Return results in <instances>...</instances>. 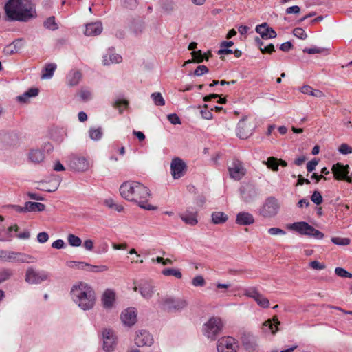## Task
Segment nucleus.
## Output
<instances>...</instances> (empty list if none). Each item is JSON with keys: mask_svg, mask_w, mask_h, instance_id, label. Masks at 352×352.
Returning a JSON list of instances; mask_svg holds the SVG:
<instances>
[{"mask_svg": "<svg viewBox=\"0 0 352 352\" xmlns=\"http://www.w3.org/2000/svg\"><path fill=\"white\" fill-rule=\"evenodd\" d=\"M217 98H219V100L217 102L218 103L225 104L226 102V99L225 98H220L219 96L217 94H211L208 96H206L205 97H204V100L205 102H209L212 99H215Z\"/></svg>", "mask_w": 352, "mask_h": 352, "instance_id": "obj_52", "label": "nucleus"}, {"mask_svg": "<svg viewBox=\"0 0 352 352\" xmlns=\"http://www.w3.org/2000/svg\"><path fill=\"white\" fill-rule=\"evenodd\" d=\"M223 327V322L220 317H211L202 327L203 334L208 339L214 340L217 336L221 332Z\"/></svg>", "mask_w": 352, "mask_h": 352, "instance_id": "obj_5", "label": "nucleus"}, {"mask_svg": "<svg viewBox=\"0 0 352 352\" xmlns=\"http://www.w3.org/2000/svg\"><path fill=\"white\" fill-rule=\"evenodd\" d=\"M338 151L342 155H348L352 153V147L346 143H342L338 147Z\"/></svg>", "mask_w": 352, "mask_h": 352, "instance_id": "obj_48", "label": "nucleus"}, {"mask_svg": "<svg viewBox=\"0 0 352 352\" xmlns=\"http://www.w3.org/2000/svg\"><path fill=\"white\" fill-rule=\"evenodd\" d=\"M268 233L270 235H285V231L278 228H271L268 229Z\"/></svg>", "mask_w": 352, "mask_h": 352, "instance_id": "obj_61", "label": "nucleus"}, {"mask_svg": "<svg viewBox=\"0 0 352 352\" xmlns=\"http://www.w3.org/2000/svg\"><path fill=\"white\" fill-rule=\"evenodd\" d=\"M261 293L258 292L256 287H250L244 290V295L247 297L253 298L254 300Z\"/></svg>", "mask_w": 352, "mask_h": 352, "instance_id": "obj_42", "label": "nucleus"}, {"mask_svg": "<svg viewBox=\"0 0 352 352\" xmlns=\"http://www.w3.org/2000/svg\"><path fill=\"white\" fill-rule=\"evenodd\" d=\"M56 67L57 65L56 63L46 64L42 72L41 78L50 79L53 76Z\"/></svg>", "mask_w": 352, "mask_h": 352, "instance_id": "obj_30", "label": "nucleus"}, {"mask_svg": "<svg viewBox=\"0 0 352 352\" xmlns=\"http://www.w3.org/2000/svg\"><path fill=\"white\" fill-rule=\"evenodd\" d=\"M331 241L338 245H347L350 243V239L348 238L332 237Z\"/></svg>", "mask_w": 352, "mask_h": 352, "instance_id": "obj_49", "label": "nucleus"}, {"mask_svg": "<svg viewBox=\"0 0 352 352\" xmlns=\"http://www.w3.org/2000/svg\"><path fill=\"white\" fill-rule=\"evenodd\" d=\"M265 164L269 168H271L273 171L278 170V160L274 157H269Z\"/></svg>", "mask_w": 352, "mask_h": 352, "instance_id": "obj_44", "label": "nucleus"}, {"mask_svg": "<svg viewBox=\"0 0 352 352\" xmlns=\"http://www.w3.org/2000/svg\"><path fill=\"white\" fill-rule=\"evenodd\" d=\"M318 162L316 160H313L309 162L307 164V171L311 173L313 170H314L315 168H316V166L318 165Z\"/></svg>", "mask_w": 352, "mask_h": 352, "instance_id": "obj_64", "label": "nucleus"}, {"mask_svg": "<svg viewBox=\"0 0 352 352\" xmlns=\"http://www.w3.org/2000/svg\"><path fill=\"white\" fill-rule=\"evenodd\" d=\"M309 266L314 270H323L325 267L324 264H322L317 261H311L309 263Z\"/></svg>", "mask_w": 352, "mask_h": 352, "instance_id": "obj_63", "label": "nucleus"}, {"mask_svg": "<svg viewBox=\"0 0 352 352\" xmlns=\"http://www.w3.org/2000/svg\"><path fill=\"white\" fill-rule=\"evenodd\" d=\"M120 318L124 324L132 326L137 321V311L135 308H128L122 312Z\"/></svg>", "mask_w": 352, "mask_h": 352, "instance_id": "obj_19", "label": "nucleus"}, {"mask_svg": "<svg viewBox=\"0 0 352 352\" xmlns=\"http://www.w3.org/2000/svg\"><path fill=\"white\" fill-rule=\"evenodd\" d=\"M208 72V69L205 65H199L194 72V75L201 76Z\"/></svg>", "mask_w": 352, "mask_h": 352, "instance_id": "obj_57", "label": "nucleus"}, {"mask_svg": "<svg viewBox=\"0 0 352 352\" xmlns=\"http://www.w3.org/2000/svg\"><path fill=\"white\" fill-rule=\"evenodd\" d=\"M170 170L173 179H178L184 175L186 171V165L182 159L173 158L170 163Z\"/></svg>", "mask_w": 352, "mask_h": 352, "instance_id": "obj_14", "label": "nucleus"}, {"mask_svg": "<svg viewBox=\"0 0 352 352\" xmlns=\"http://www.w3.org/2000/svg\"><path fill=\"white\" fill-rule=\"evenodd\" d=\"M201 114L203 118L206 120H211L212 118V113L211 109L210 110L208 109V105H204V109L201 111Z\"/></svg>", "mask_w": 352, "mask_h": 352, "instance_id": "obj_55", "label": "nucleus"}, {"mask_svg": "<svg viewBox=\"0 0 352 352\" xmlns=\"http://www.w3.org/2000/svg\"><path fill=\"white\" fill-rule=\"evenodd\" d=\"M102 29V25L100 22L88 23L86 25L85 34L88 36L99 35Z\"/></svg>", "mask_w": 352, "mask_h": 352, "instance_id": "obj_26", "label": "nucleus"}, {"mask_svg": "<svg viewBox=\"0 0 352 352\" xmlns=\"http://www.w3.org/2000/svg\"><path fill=\"white\" fill-rule=\"evenodd\" d=\"M192 284L195 287H204L206 285V281L202 276L198 275L192 278Z\"/></svg>", "mask_w": 352, "mask_h": 352, "instance_id": "obj_50", "label": "nucleus"}, {"mask_svg": "<svg viewBox=\"0 0 352 352\" xmlns=\"http://www.w3.org/2000/svg\"><path fill=\"white\" fill-rule=\"evenodd\" d=\"M124 7L129 9H133L138 6V0H121Z\"/></svg>", "mask_w": 352, "mask_h": 352, "instance_id": "obj_56", "label": "nucleus"}, {"mask_svg": "<svg viewBox=\"0 0 352 352\" xmlns=\"http://www.w3.org/2000/svg\"><path fill=\"white\" fill-rule=\"evenodd\" d=\"M60 184V179L59 178H56L53 181V184L50 186V188H47V186H43L42 188V190H45L46 192H54L58 189Z\"/></svg>", "mask_w": 352, "mask_h": 352, "instance_id": "obj_47", "label": "nucleus"}, {"mask_svg": "<svg viewBox=\"0 0 352 352\" xmlns=\"http://www.w3.org/2000/svg\"><path fill=\"white\" fill-rule=\"evenodd\" d=\"M68 165L74 172L84 173L91 167L90 160L85 156L72 154L69 157Z\"/></svg>", "mask_w": 352, "mask_h": 352, "instance_id": "obj_8", "label": "nucleus"}, {"mask_svg": "<svg viewBox=\"0 0 352 352\" xmlns=\"http://www.w3.org/2000/svg\"><path fill=\"white\" fill-rule=\"evenodd\" d=\"M254 300L256 302L257 305L262 308H268L270 307L269 300L262 294H260L258 296L254 299Z\"/></svg>", "mask_w": 352, "mask_h": 352, "instance_id": "obj_41", "label": "nucleus"}, {"mask_svg": "<svg viewBox=\"0 0 352 352\" xmlns=\"http://www.w3.org/2000/svg\"><path fill=\"white\" fill-rule=\"evenodd\" d=\"M49 239V235L45 232H39L37 235V241L41 243L47 242Z\"/></svg>", "mask_w": 352, "mask_h": 352, "instance_id": "obj_62", "label": "nucleus"}, {"mask_svg": "<svg viewBox=\"0 0 352 352\" xmlns=\"http://www.w3.org/2000/svg\"><path fill=\"white\" fill-rule=\"evenodd\" d=\"M197 214L198 212L196 210L190 208L187 209L183 213L179 214V217L186 224L195 226L198 223Z\"/></svg>", "mask_w": 352, "mask_h": 352, "instance_id": "obj_20", "label": "nucleus"}, {"mask_svg": "<svg viewBox=\"0 0 352 352\" xmlns=\"http://www.w3.org/2000/svg\"><path fill=\"white\" fill-rule=\"evenodd\" d=\"M252 134V126L245 118L241 119L237 124L236 135L241 139H247Z\"/></svg>", "mask_w": 352, "mask_h": 352, "instance_id": "obj_17", "label": "nucleus"}, {"mask_svg": "<svg viewBox=\"0 0 352 352\" xmlns=\"http://www.w3.org/2000/svg\"><path fill=\"white\" fill-rule=\"evenodd\" d=\"M23 46V40L18 38L14 40L12 43L6 45L3 49V54L6 56H11L19 52Z\"/></svg>", "mask_w": 352, "mask_h": 352, "instance_id": "obj_22", "label": "nucleus"}, {"mask_svg": "<svg viewBox=\"0 0 352 352\" xmlns=\"http://www.w3.org/2000/svg\"><path fill=\"white\" fill-rule=\"evenodd\" d=\"M254 223L253 215L248 212H240L236 214V223L239 226H250Z\"/></svg>", "mask_w": 352, "mask_h": 352, "instance_id": "obj_24", "label": "nucleus"}, {"mask_svg": "<svg viewBox=\"0 0 352 352\" xmlns=\"http://www.w3.org/2000/svg\"><path fill=\"white\" fill-rule=\"evenodd\" d=\"M217 349L218 352H237L239 344L234 338L224 336L217 340Z\"/></svg>", "mask_w": 352, "mask_h": 352, "instance_id": "obj_10", "label": "nucleus"}, {"mask_svg": "<svg viewBox=\"0 0 352 352\" xmlns=\"http://www.w3.org/2000/svg\"><path fill=\"white\" fill-rule=\"evenodd\" d=\"M26 211L34 212V211H43L45 208V206L43 204L38 202L27 201L25 203Z\"/></svg>", "mask_w": 352, "mask_h": 352, "instance_id": "obj_34", "label": "nucleus"}, {"mask_svg": "<svg viewBox=\"0 0 352 352\" xmlns=\"http://www.w3.org/2000/svg\"><path fill=\"white\" fill-rule=\"evenodd\" d=\"M300 91L304 94L311 95L316 98H322L324 96L322 91L318 89H314L309 85H304L301 87Z\"/></svg>", "mask_w": 352, "mask_h": 352, "instance_id": "obj_33", "label": "nucleus"}, {"mask_svg": "<svg viewBox=\"0 0 352 352\" xmlns=\"http://www.w3.org/2000/svg\"><path fill=\"white\" fill-rule=\"evenodd\" d=\"M279 208L278 200L274 197H270L265 200L259 213L263 217L271 218L277 214Z\"/></svg>", "mask_w": 352, "mask_h": 352, "instance_id": "obj_9", "label": "nucleus"}, {"mask_svg": "<svg viewBox=\"0 0 352 352\" xmlns=\"http://www.w3.org/2000/svg\"><path fill=\"white\" fill-rule=\"evenodd\" d=\"M116 300L115 292L110 289H107L102 296V305L105 309H110Z\"/></svg>", "mask_w": 352, "mask_h": 352, "instance_id": "obj_27", "label": "nucleus"}, {"mask_svg": "<svg viewBox=\"0 0 352 352\" xmlns=\"http://www.w3.org/2000/svg\"><path fill=\"white\" fill-rule=\"evenodd\" d=\"M302 51L304 53L314 54L322 53L324 51V49L321 48V47H310V48L307 47V48L303 49Z\"/></svg>", "mask_w": 352, "mask_h": 352, "instance_id": "obj_59", "label": "nucleus"}, {"mask_svg": "<svg viewBox=\"0 0 352 352\" xmlns=\"http://www.w3.org/2000/svg\"><path fill=\"white\" fill-rule=\"evenodd\" d=\"M107 270H108V267L106 265H93L91 264H88L87 272L98 273V272H106Z\"/></svg>", "mask_w": 352, "mask_h": 352, "instance_id": "obj_45", "label": "nucleus"}, {"mask_svg": "<svg viewBox=\"0 0 352 352\" xmlns=\"http://www.w3.org/2000/svg\"><path fill=\"white\" fill-rule=\"evenodd\" d=\"M71 296L74 302L85 311L93 309L96 303L94 289L85 283L74 285L71 289Z\"/></svg>", "mask_w": 352, "mask_h": 352, "instance_id": "obj_3", "label": "nucleus"}, {"mask_svg": "<svg viewBox=\"0 0 352 352\" xmlns=\"http://www.w3.org/2000/svg\"><path fill=\"white\" fill-rule=\"evenodd\" d=\"M45 28L50 30H56L58 28V24L56 23L54 16L48 17L43 23Z\"/></svg>", "mask_w": 352, "mask_h": 352, "instance_id": "obj_39", "label": "nucleus"}, {"mask_svg": "<svg viewBox=\"0 0 352 352\" xmlns=\"http://www.w3.org/2000/svg\"><path fill=\"white\" fill-rule=\"evenodd\" d=\"M289 230L296 231L300 234L307 235L312 236L316 239H322L324 237V234L320 231L315 229L306 222L300 221L296 222L287 226Z\"/></svg>", "mask_w": 352, "mask_h": 352, "instance_id": "obj_7", "label": "nucleus"}, {"mask_svg": "<svg viewBox=\"0 0 352 352\" xmlns=\"http://www.w3.org/2000/svg\"><path fill=\"white\" fill-rule=\"evenodd\" d=\"M122 60V58L120 55L118 54H107L103 57V64L104 65H109L111 63H120Z\"/></svg>", "mask_w": 352, "mask_h": 352, "instance_id": "obj_31", "label": "nucleus"}, {"mask_svg": "<svg viewBox=\"0 0 352 352\" xmlns=\"http://www.w3.org/2000/svg\"><path fill=\"white\" fill-rule=\"evenodd\" d=\"M228 172L230 178L235 181H239L246 175L247 170L241 161L233 159L228 167Z\"/></svg>", "mask_w": 352, "mask_h": 352, "instance_id": "obj_11", "label": "nucleus"}, {"mask_svg": "<svg viewBox=\"0 0 352 352\" xmlns=\"http://www.w3.org/2000/svg\"><path fill=\"white\" fill-rule=\"evenodd\" d=\"M120 193L124 199L136 204L140 208L152 211L157 207L149 203L151 193L148 187L134 181L124 182L120 186Z\"/></svg>", "mask_w": 352, "mask_h": 352, "instance_id": "obj_1", "label": "nucleus"}, {"mask_svg": "<svg viewBox=\"0 0 352 352\" xmlns=\"http://www.w3.org/2000/svg\"><path fill=\"white\" fill-rule=\"evenodd\" d=\"M48 275L45 272H37L32 267H28L25 273V281L29 284H39L47 280Z\"/></svg>", "mask_w": 352, "mask_h": 352, "instance_id": "obj_13", "label": "nucleus"}, {"mask_svg": "<svg viewBox=\"0 0 352 352\" xmlns=\"http://www.w3.org/2000/svg\"><path fill=\"white\" fill-rule=\"evenodd\" d=\"M335 273L337 276L344 278H352V274L348 272L346 270L342 267H336Z\"/></svg>", "mask_w": 352, "mask_h": 352, "instance_id": "obj_54", "label": "nucleus"}, {"mask_svg": "<svg viewBox=\"0 0 352 352\" xmlns=\"http://www.w3.org/2000/svg\"><path fill=\"white\" fill-rule=\"evenodd\" d=\"M5 11L10 21H28L34 16L29 0H9L5 6Z\"/></svg>", "mask_w": 352, "mask_h": 352, "instance_id": "obj_2", "label": "nucleus"}, {"mask_svg": "<svg viewBox=\"0 0 352 352\" xmlns=\"http://www.w3.org/2000/svg\"><path fill=\"white\" fill-rule=\"evenodd\" d=\"M89 136L94 141H98L102 137V131L100 127L91 128L89 130Z\"/></svg>", "mask_w": 352, "mask_h": 352, "instance_id": "obj_36", "label": "nucleus"}, {"mask_svg": "<svg viewBox=\"0 0 352 352\" xmlns=\"http://www.w3.org/2000/svg\"><path fill=\"white\" fill-rule=\"evenodd\" d=\"M28 158L34 164H38L43 161L45 158V154L41 150L32 149L28 154Z\"/></svg>", "mask_w": 352, "mask_h": 352, "instance_id": "obj_28", "label": "nucleus"}, {"mask_svg": "<svg viewBox=\"0 0 352 352\" xmlns=\"http://www.w3.org/2000/svg\"><path fill=\"white\" fill-rule=\"evenodd\" d=\"M13 270L11 269H0V284L9 280L13 276Z\"/></svg>", "mask_w": 352, "mask_h": 352, "instance_id": "obj_37", "label": "nucleus"}, {"mask_svg": "<svg viewBox=\"0 0 352 352\" xmlns=\"http://www.w3.org/2000/svg\"><path fill=\"white\" fill-rule=\"evenodd\" d=\"M293 34L295 36L300 39L305 40L307 37V34L305 31L301 28H296L293 30Z\"/></svg>", "mask_w": 352, "mask_h": 352, "instance_id": "obj_51", "label": "nucleus"}, {"mask_svg": "<svg viewBox=\"0 0 352 352\" xmlns=\"http://www.w3.org/2000/svg\"><path fill=\"white\" fill-rule=\"evenodd\" d=\"M138 289L141 296L145 299H150L155 293V286L148 282L141 283ZM134 290L137 291L138 287H135Z\"/></svg>", "mask_w": 352, "mask_h": 352, "instance_id": "obj_21", "label": "nucleus"}, {"mask_svg": "<svg viewBox=\"0 0 352 352\" xmlns=\"http://www.w3.org/2000/svg\"><path fill=\"white\" fill-rule=\"evenodd\" d=\"M104 205L110 209L114 210L118 212H122L124 207L121 204L116 203L113 199L108 198L104 201Z\"/></svg>", "mask_w": 352, "mask_h": 352, "instance_id": "obj_35", "label": "nucleus"}, {"mask_svg": "<svg viewBox=\"0 0 352 352\" xmlns=\"http://www.w3.org/2000/svg\"><path fill=\"white\" fill-rule=\"evenodd\" d=\"M349 168V165L344 166L340 163H337L332 166L331 170L336 179L345 180L347 182L352 183V178L348 176Z\"/></svg>", "mask_w": 352, "mask_h": 352, "instance_id": "obj_15", "label": "nucleus"}, {"mask_svg": "<svg viewBox=\"0 0 352 352\" xmlns=\"http://www.w3.org/2000/svg\"><path fill=\"white\" fill-rule=\"evenodd\" d=\"M280 324V322L276 318H274L272 320H267L263 324L262 330L265 333L274 335L278 331V326Z\"/></svg>", "mask_w": 352, "mask_h": 352, "instance_id": "obj_25", "label": "nucleus"}, {"mask_svg": "<svg viewBox=\"0 0 352 352\" xmlns=\"http://www.w3.org/2000/svg\"><path fill=\"white\" fill-rule=\"evenodd\" d=\"M80 96L83 101L86 102L91 98V93L87 89H81Z\"/></svg>", "mask_w": 352, "mask_h": 352, "instance_id": "obj_60", "label": "nucleus"}, {"mask_svg": "<svg viewBox=\"0 0 352 352\" xmlns=\"http://www.w3.org/2000/svg\"><path fill=\"white\" fill-rule=\"evenodd\" d=\"M0 259L4 262L30 263L34 262V258L29 254L8 250H0Z\"/></svg>", "mask_w": 352, "mask_h": 352, "instance_id": "obj_6", "label": "nucleus"}, {"mask_svg": "<svg viewBox=\"0 0 352 352\" xmlns=\"http://www.w3.org/2000/svg\"><path fill=\"white\" fill-rule=\"evenodd\" d=\"M160 307L168 312H178L185 309L188 302L182 298H174L169 296L162 297L158 300Z\"/></svg>", "mask_w": 352, "mask_h": 352, "instance_id": "obj_4", "label": "nucleus"}, {"mask_svg": "<svg viewBox=\"0 0 352 352\" xmlns=\"http://www.w3.org/2000/svg\"><path fill=\"white\" fill-rule=\"evenodd\" d=\"M67 241L69 244L73 247H79L82 244V240L80 238L73 234H69L67 236Z\"/></svg>", "mask_w": 352, "mask_h": 352, "instance_id": "obj_40", "label": "nucleus"}, {"mask_svg": "<svg viewBox=\"0 0 352 352\" xmlns=\"http://www.w3.org/2000/svg\"><path fill=\"white\" fill-rule=\"evenodd\" d=\"M82 73L78 69H72L66 76V83L69 87L76 86L82 78Z\"/></svg>", "mask_w": 352, "mask_h": 352, "instance_id": "obj_23", "label": "nucleus"}, {"mask_svg": "<svg viewBox=\"0 0 352 352\" xmlns=\"http://www.w3.org/2000/svg\"><path fill=\"white\" fill-rule=\"evenodd\" d=\"M241 196L245 202H250L256 196V192L253 187H248L241 190Z\"/></svg>", "mask_w": 352, "mask_h": 352, "instance_id": "obj_32", "label": "nucleus"}, {"mask_svg": "<svg viewBox=\"0 0 352 352\" xmlns=\"http://www.w3.org/2000/svg\"><path fill=\"white\" fill-rule=\"evenodd\" d=\"M102 347L105 352H112L117 345V336L111 329H104L102 332Z\"/></svg>", "mask_w": 352, "mask_h": 352, "instance_id": "obj_12", "label": "nucleus"}, {"mask_svg": "<svg viewBox=\"0 0 352 352\" xmlns=\"http://www.w3.org/2000/svg\"><path fill=\"white\" fill-rule=\"evenodd\" d=\"M167 118L172 124H181V120L176 113L168 115Z\"/></svg>", "mask_w": 352, "mask_h": 352, "instance_id": "obj_58", "label": "nucleus"}, {"mask_svg": "<svg viewBox=\"0 0 352 352\" xmlns=\"http://www.w3.org/2000/svg\"><path fill=\"white\" fill-rule=\"evenodd\" d=\"M311 200L316 205L321 204L322 203V197L320 192L318 190L314 191L311 196Z\"/></svg>", "mask_w": 352, "mask_h": 352, "instance_id": "obj_53", "label": "nucleus"}, {"mask_svg": "<svg viewBox=\"0 0 352 352\" xmlns=\"http://www.w3.org/2000/svg\"><path fill=\"white\" fill-rule=\"evenodd\" d=\"M151 98L153 99L155 105L164 106L165 101L160 92H155L151 94Z\"/></svg>", "mask_w": 352, "mask_h": 352, "instance_id": "obj_43", "label": "nucleus"}, {"mask_svg": "<svg viewBox=\"0 0 352 352\" xmlns=\"http://www.w3.org/2000/svg\"><path fill=\"white\" fill-rule=\"evenodd\" d=\"M192 56L195 61L197 63H201L204 61V59L206 60H208V56H207L206 54H202L201 51H193L192 52Z\"/></svg>", "mask_w": 352, "mask_h": 352, "instance_id": "obj_46", "label": "nucleus"}, {"mask_svg": "<svg viewBox=\"0 0 352 352\" xmlns=\"http://www.w3.org/2000/svg\"><path fill=\"white\" fill-rule=\"evenodd\" d=\"M211 219L215 225L223 224L228 220V216L223 212L216 211L212 213Z\"/></svg>", "mask_w": 352, "mask_h": 352, "instance_id": "obj_29", "label": "nucleus"}, {"mask_svg": "<svg viewBox=\"0 0 352 352\" xmlns=\"http://www.w3.org/2000/svg\"><path fill=\"white\" fill-rule=\"evenodd\" d=\"M255 30L263 39L274 38L277 36L274 30L269 27L267 23L256 25Z\"/></svg>", "mask_w": 352, "mask_h": 352, "instance_id": "obj_18", "label": "nucleus"}, {"mask_svg": "<svg viewBox=\"0 0 352 352\" xmlns=\"http://www.w3.org/2000/svg\"><path fill=\"white\" fill-rule=\"evenodd\" d=\"M162 274L166 276H173L179 279L182 277V274L179 269L166 268L162 271Z\"/></svg>", "mask_w": 352, "mask_h": 352, "instance_id": "obj_38", "label": "nucleus"}, {"mask_svg": "<svg viewBox=\"0 0 352 352\" xmlns=\"http://www.w3.org/2000/svg\"><path fill=\"white\" fill-rule=\"evenodd\" d=\"M135 344L140 347L144 346H151L153 344V336L146 330H140L136 332L134 338Z\"/></svg>", "mask_w": 352, "mask_h": 352, "instance_id": "obj_16", "label": "nucleus"}]
</instances>
